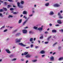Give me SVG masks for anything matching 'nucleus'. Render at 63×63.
<instances>
[{"instance_id":"2f4dec72","label":"nucleus","mask_w":63,"mask_h":63,"mask_svg":"<svg viewBox=\"0 0 63 63\" xmlns=\"http://www.w3.org/2000/svg\"><path fill=\"white\" fill-rule=\"evenodd\" d=\"M12 6L11 5H9L7 6V8H10V7H11Z\"/></svg>"},{"instance_id":"c85d7f7f","label":"nucleus","mask_w":63,"mask_h":63,"mask_svg":"<svg viewBox=\"0 0 63 63\" xmlns=\"http://www.w3.org/2000/svg\"><path fill=\"white\" fill-rule=\"evenodd\" d=\"M11 58H12V57H13L14 56V55H11L9 56Z\"/></svg>"},{"instance_id":"3c124183","label":"nucleus","mask_w":63,"mask_h":63,"mask_svg":"<svg viewBox=\"0 0 63 63\" xmlns=\"http://www.w3.org/2000/svg\"><path fill=\"white\" fill-rule=\"evenodd\" d=\"M29 16L30 17L32 16H33V14H31V15H29Z\"/></svg>"},{"instance_id":"a878e982","label":"nucleus","mask_w":63,"mask_h":63,"mask_svg":"<svg viewBox=\"0 0 63 63\" xmlns=\"http://www.w3.org/2000/svg\"><path fill=\"white\" fill-rule=\"evenodd\" d=\"M18 45H20V46H22L23 44H22V43H19L18 44Z\"/></svg>"},{"instance_id":"0e129e2a","label":"nucleus","mask_w":63,"mask_h":63,"mask_svg":"<svg viewBox=\"0 0 63 63\" xmlns=\"http://www.w3.org/2000/svg\"><path fill=\"white\" fill-rule=\"evenodd\" d=\"M21 61H24V59H22L21 60Z\"/></svg>"},{"instance_id":"473e14b6","label":"nucleus","mask_w":63,"mask_h":63,"mask_svg":"<svg viewBox=\"0 0 63 63\" xmlns=\"http://www.w3.org/2000/svg\"><path fill=\"white\" fill-rule=\"evenodd\" d=\"M3 9L5 10V11H7V9L3 7Z\"/></svg>"},{"instance_id":"c03bdc74","label":"nucleus","mask_w":63,"mask_h":63,"mask_svg":"<svg viewBox=\"0 0 63 63\" xmlns=\"http://www.w3.org/2000/svg\"><path fill=\"white\" fill-rule=\"evenodd\" d=\"M41 56L42 57H45V55H42Z\"/></svg>"},{"instance_id":"ddd939ff","label":"nucleus","mask_w":63,"mask_h":63,"mask_svg":"<svg viewBox=\"0 0 63 63\" xmlns=\"http://www.w3.org/2000/svg\"><path fill=\"white\" fill-rule=\"evenodd\" d=\"M45 5L46 7H48L49 6V3L48 2L46 3L45 4Z\"/></svg>"},{"instance_id":"39448f33","label":"nucleus","mask_w":63,"mask_h":63,"mask_svg":"<svg viewBox=\"0 0 63 63\" xmlns=\"http://www.w3.org/2000/svg\"><path fill=\"white\" fill-rule=\"evenodd\" d=\"M53 6L54 7H59V6H60V5L58 4H54Z\"/></svg>"},{"instance_id":"9b49d317","label":"nucleus","mask_w":63,"mask_h":63,"mask_svg":"<svg viewBox=\"0 0 63 63\" xmlns=\"http://www.w3.org/2000/svg\"><path fill=\"white\" fill-rule=\"evenodd\" d=\"M23 14L24 15H27V11H24L23 12Z\"/></svg>"},{"instance_id":"338daca9","label":"nucleus","mask_w":63,"mask_h":63,"mask_svg":"<svg viewBox=\"0 0 63 63\" xmlns=\"http://www.w3.org/2000/svg\"><path fill=\"white\" fill-rule=\"evenodd\" d=\"M50 54H52V52H50Z\"/></svg>"},{"instance_id":"5fc2aeb1","label":"nucleus","mask_w":63,"mask_h":63,"mask_svg":"<svg viewBox=\"0 0 63 63\" xmlns=\"http://www.w3.org/2000/svg\"><path fill=\"white\" fill-rule=\"evenodd\" d=\"M9 2H12V0H8Z\"/></svg>"},{"instance_id":"6ab92c4d","label":"nucleus","mask_w":63,"mask_h":63,"mask_svg":"<svg viewBox=\"0 0 63 63\" xmlns=\"http://www.w3.org/2000/svg\"><path fill=\"white\" fill-rule=\"evenodd\" d=\"M22 21V19H20L19 20L18 22V23H21Z\"/></svg>"},{"instance_id":"dca6fc26","label":"nucleus","mask_w":63,"mask_h":63,"mask_svg":"<svg viewBox=\"0 0 63 63\" xmlns=\"http://www.w3.org/2000/svg\"><path fill=\"white\" fill-rule=\"evenodd\" d=\"M52 33H56V30H53L52 31Z\"/></svg>"},{"instance_id":"c9c22d12","label":"nucleus","mask_w":63,"mask_h":63,"mask_svg":"<svg viewBox=\"0 0 63 63\" xmlns=\"http://www.w3.org/2000/svg\"><path fill=\"white\" fill-rule=\"evenodd\" d=\"M31 47H33V44H31L30 46Z\"/></svg>"},{"instance_id":"a19ab883","label":"nucleus","mask_w":63,"mask_h":63,"mask_svg":"<svg viewBox=\"0 0 63 63\" xmlns=\"http://www.w3.org/2000/svg\"><path fill=\"white\" fill-rule=\"evenodd\" d=\"M48 42H46L45 43V44H48Z\"/></svg>"},{"instance_id":"58836bf2","label":"nucleus","mask_w":63,"mask_h":63,"mask_svg":"<svg viewBox=\"0 0 63 63\" xmlns=\"http://www.w3.org/2000/svg\"><path fill=\"white\" fill-rule=\"evenodd\" d=\"M3 12V10L2 9H1L0 10V12Z\"/></svg>"},{"instance_id":"f257e3e1","label":"nucleus","mask_w":63,"mask_h":63,"mask_svg":"<svg viewBox=\"0 0 63 63\" xmlns=\"http://www.w3.org/2000/svg\"><path fill=\"white\" fill-rule=\"evenodd\" d=\"M22 40V38H20L19 39H16L15 40L16 43H18L21 42V40Z\"/></svg>"},{"instance_id":"79ce46f5","label":"nucleus","mask_w":63,"mask_h":63,"mask_svg":"<svg viewBox=\"0 0 63 63\" xmlns=\"http://www.w3.org/2000/svg\"><path fill=\"white\" fill-rule=\"evenodd\" d=\"M45 34H47L48 33V32H45Z\"/></svg>"},{"instance_id":"052dcab7","label":"nucleus","mask_w":63,"mask_h":63,"mask_svg":"<svg viewBox=\"0 0 63 63\" xmlns=\"http://www.w3.org/2000/svg\"><path fill=\"white\" fill-rule=\"evenodd\" d=\"M30 47L29 46L28 47H26V48H29Z\"/></svg>"},{"instance_id":"c756f323","label":"nucleus","mask_w":63,"mask_h":63,"mask_svg":"<svg viewBox=\"0 0 63 63\" xmlns=\"http://www.w3.org/2000/svg\"><path fill=\"white\" fill-rule=\"evenodd\" d=\"M59 31H61V32L62 33H63V29H62L61 30H60Z\"/></svg>"},{"instance_id":"4be33fe9","label":"nucleus","mask_w":63,"mask_h":63,"mask_svg":"<svg viewBox=\"0 0 63 63\" xmlns=\"http://www.w3.org/2000/svg\"><path fill=\"white\" fill-rule=\"evenodd\" d=\"M59 18H60L61 19H62V18H63V17H62L61 15H60L59 16Z\"/></svg>"},{"instance_id":"393cba45","label":"nucleus","mask_w":63,"mask_h":63,"mask_svg":"<svg viewBox=\"0 0 63 63\" xmlns=\"http://www.w3.org/2000/svg\"><path fill=\"white\" fill-rule=\"evenodd\" d=\"M51 38V36H49V37L47 39V40L48 41V40H49V39H50V38Z\"/></svg>"},{"instance_id":"e433bc0d","label":"nucleus","mask_w":63,"mask_h":63,"mask_svg":"<svg viewBox=\"0 0 63 63\" xmlns=\"http://www.w3.org/2000/svg\"><path fill=\"white\" fill-rule=\"evenodd\" d=\"M57 44V42L55 43V44H53V46H55V45H56Z\"/></svg>"},{"instance_id":"4c0bfd02","label":"nucleus","mask_w":63,"mask_h":63,"mask_svg":"<svg viewBox=\"0 0 63 63\" xmlns=\"http://www.w3.org/2000/svg\"><path fill=\"white\" fill-rule=\"evenodd\" d=\"M16 60V59H14L12 60V61H15Z\"/></svg>"},{"instance_id":"7ed1b4c3","label":"nucleus","mask_w":63,"mask_h":63,"mask_svg":"<svg viewBox=\"0 0 63 63\" xmlns=\"http://www.w3.org/2000/svg\"><path fill=\"white\" fill-rule=\"evenodd\" d=\"M57 22L58 23L60 24H61L62 23V22H61V20L60 19L57 20Z\"/></svg>"},{"instance_id":"f03ea898","label":"nucleus","mask_w":63,"mask_h":63,"mask_svg":"<svg viewBox=\"0 0 63 63\" xmlns=\"http://www.w3.org/2000/svg\"><path fill=\"white\" fill-rule=\"evenodd\" d=\"M17 6L19 8H23V6L22 5H20V2H18L17 3Z\"/></svg>"},{"instance_id":"4d7b16f0","label":"nucleus","mask_w":63,"mask_h":63,"mask_svg":"<svg viewBox=\"0 0 63 63\" xmlns=\"http://www.w3.org/2000/svg\"><path fill=\"white\" fill-rule=\"evenodd\" d=\"M29 33L30 34H31V33H32V31H30L29 32Z\"/></svg>"},{"instance_id":"f704fd0d","label":"nucleus","mask_w":63,"mask_h":63,"mask_svg":"<svg viewBox=\"0 0 63 63\" xmlns=\"http://www.w3.org/2000/svg\"><path fill=\"white\" fill-rule=\"evenodd\" d=\"M43 36H41L40 38V39H43Z\"/></svg>"},{"instance_id":"4468645a","label":"nucleus","mask_w":63,"mask_h":63,"mask_svg":"<svg viewBox=\"0 0 63 63\" xmlns=\"http://www.w3.org/2000/svg\"><path fill=\"white\" fill-rule=\"evenodd\" d=\"M27 20H28V19L26 20H25V21L23 22V25H25V23H26V22L27 21Z\"/></svg>"},{"instance_id":"f3484780","label":"nucleus","mask_w":63,"mask_h":63,"mask_svg":"<svg viewBox=\"0 0 63 63\" xmlns=\"http://www.w3.org/2000/svg\"><path fill=\"white\" fill-rule=\"evenodd\" d=\"M20 35V33H16L15 35L16 36H19V35Z\"/></svg>"},{"instance_id":"0eeeda50","label":"nucleus","mask_w":63,"mask_h":63,"mask_svg":"<svg viewBox=\"0 0 63 63\" xmlns=\"http://www.w3.org/2000/svg\"><path fill=\"white\" fill-rule=\"evenodd\" d=\"M22 32L23 34H26V33H27V31L26 30H22Z\"/></svg>"},{"instance_id":"b1692460","label":"nucleus","mask_w":63,"mask_h":63,"mask_svg":"<svg viewBox=\"0 0 63 63\" xmlns=\"http://www.w3.org/2000/svg\"><path fill=\"white\" fill-rule=\"evenodd\" d=\"M28 54V52H25L24 53V55H27V54Z\"/></svg>"},{"instance_id":"37998d69","label":"nucleus","mask_w":63,"mask_h":63,"mask_svg":"<svg viewBox=\"0 0 63 63\" xmlns=\"http://www.w3.org/2000/svg\"><path fill=\"white\" fill-rule=\"evenodd\" d=\"M10 10L11 11H12L13 10H14V8H11L10 9Z\"/></svg>"},{"instance_id":"aec40b11","label":"nucleus","mask_w":63,"mask_h":63,"mask_svg":"<svg viewBox=\"0 0 63 63\" xmlns=\"http://www.w3.org/2000/svg\"><path fill=\"white\" fill-rule=\"evenodd\" d=\"M24 1L23 0H21L20 2V3L21 4H24Z\"/></svg>"},{"instance_id":"ea45409f","label":"nucleus","mask_w":63,"mask_h":63,"mask_svg":"<svg viewBox=\"0 0 63 63\" xmlns=\"http://www.w3.org/2000/svg\"><path fill=\"white\" fill-rule=\"evenodd\" d=\"M7 30L6 29L4 30V31H3V32H7Z\"/></svg>"},{"instance_id":"20e7f679","label":"nucleus","mask_w":63,"mask_h":63,"mask_svg":"<svg viewBox=\"0 0 63 63\" xmlns=\"http://www.w3.org/2000/svg\"><path fill=\"white\" fill-rule=\"evenodd\" d=\"M5 51L7 53H11V52L9 50V49H5Z\"/></svg>"},{"instance_id":"774afa93","label":"nucleus","mask_w":63,"mask_h":63,"mask_svg":"<svg viewBox=\"0 0 63 63\" xmlns=\"http://www.w3.org/2000/svg\"><path fill=\"white\" fill-rule=\"evenodd\" d=\"M60 12L61 13H62V11H60Z\"/></svg>"},{"instance_id":"f8f14e48","label":"nucleus","mask_w":63,"mask_h":63,"mask_svg":"<svg viewBox=\"0 0 63 63\" xmlns=\"http://www.w3.org/2000/svg\"><path fill=\"white\" fill-rule=\"evenodd\" d=\"M50 60L51 61H53L54 60V57L53 56H51L50 57Z\"/></svg>"},{"instance_id":"13d9d810","label":"nucleus","mask_w":63,"mask_h":63,"mask_svg":"<svg viewBox=\"0 0 63 63\" xmlns=\"http://www.w3.org/2000/svg\"><path fill=\"white\" fill-rule=\"evenodd\" d=\"M56 53V52H54L53 53L52 55H54V54H55Z\"/></svg>"},{"instance_id":"412c9836","label":"nucleus","mask_w":63,"mask_h":63,"mask_svg":"<svg viewBox=\"0 0 63 63\" xmlns=\"http://www.w3.org/2000/svg\"><path fill=\"white\" fill-rule=\"evenodd\" d=\"M13 17V16L12 15H9V16H8V18H10V17H11L12 18Z\"/></svg>"},{"instance_id":"8fccbe9b","label":"nucleus","mask_w":63,"mask_h":63,"mask_svg":"<svg viewBox=\"0 0 63 63\" xmlns=\"http://www.w3.org/2000/svg\"><path fill=\"white\" fill-rule=\"evenodd\" d=\"M55 26H59V24L56 25Z\"/></svg>"},{"instance_id":"5701e85b","label":"nucleus","mask_w":63,"mask_h":63,"mask_svg":"<svg viewBox=\"0 0 63 63\" xmlns=\"http://www.w3.org/2000/svg\"><path fill=\"white\" fill-rule=\"evenodd\" d=\"M5 28V26H4L2 27H1V28L0 29V30H2V29H3V28Z\"/></svg>"},{"instance_id":"680f3d73","label":"nucleus","mask_w":63,"mask_h":63,"mask_svg":"<svg viewBox=\"0 0 63 63\" xmlns=\"http://www.w3.org/2000/svg\"><path fill=\"white\" fill-rule=\"evenodd\" d=\"M28 61L27 60L26 62V63H28Z\"/></svg>"},{"instance_id":"09e8293b","label":"nucleus","mask_w":63,"mask_h":63,"mask_svg":"<svg viewBox=\"0 0 63 63\" xmlns=\"http://www.w3.org/2000/svg\"><path fill=\"white\" fill-rule=\"evenodd\" d=\"M23 18H25V19H26V18H27V17H26L25 16H23Z\"/></svg>"},{"instance_id":"6e6d98bb","label":"nucleus","mask_w":63,"mask_h":63,"mask_svg":"<svg viewBox=\"0 0 63 63\" xmlns=\"http://www.w3.org/2000/svg\"><path fill=\"white\" fill-rule=\"evenodd\" d=\"M49 25H50V26H52V24H51V23H50L49 24Z\"/></svg>"},{"instance_id":"423d86ee","label":"nucleus","mask_w":63,"mask_h":63,"mask_svg":"<svg viewBox=\"0 0 63 63\" xmlns=\"http://www.w3.org/2000/svg\"><path fill=\"white\" fill-rule=\"evenodd\" d=\"M40 53L41 54H45L46 53V51L44 50H42L40 51Z\"/></svg>"},{"instance_id":"6e6552de","label":"nucleus","mask_w":63,"mask_h":63,"mask_svg":"<svg viewBox=\"0 0 63 63\" xmlns=\"http://www.w3.org/2000/svg\"><path fill=\"white\" fill-rule=\"evenodd\" d=\"M49 15H50V16H52L54 15V13L52 11H50L49 13Z\"/></svg>"},{"instance_id":"cd10ccee","label":"nucleus","mask_w":63,"mask_h":63,"mask_svg":"<svg viewBox=\"0 0 63 63\" xmlns=\"http://www.w3.org/2000/svg\"><path fill=\"white\" fill-rule=\"evenodd\" d=\"M61 49V47L60 46H59L58 47V49L59 50H60Z\"/></svg>"},{"instance_id":"72a5a7b5","label":"nucleus","mask_w":63,"mask_h":63,"mask_svg":"<svg viewBox=\"0 0 63 63\" xmlns=\"http://www.w3.org/2000/svg\"><path fill=\"white\" fill-rule=\"evenodd\" d=\"M58 16H61V14H60V13H58Z\"/></svg>"},{"instance_id":"e2e57ef3","label":"nucleus","mask_w":63,"mask_h":63,"mask_svg":"<svg viewBox=\"0 0 63 63\" xmlns=\"http://www.w3.org/2000/svg\"><path fill=\"white\" fill-rule=\"evenodd\" d=\"M16 14H17L16 12H14L13 13V14H14L15 15Z\"/></svg>"},{"instance_id":"7c9ffc66","label":"nucleus","mask_w":63,"mask_h":63,"mask_svg":"<svg viewBox=\"0 0 63 63\" xmlns=\"http://www.w3.org/2000/svg\"><path fill=\"white\" fill-rule=\"evenodd\" d=\"M37 28L38 27L35 26H34L33 27V28H34V29H37Z\"/></svg>"},{"instance_id":"49530a36","label":"nucleus","mask_w":63,"mask_h":63,"mask_svg":"<svg viewBox=\"0 0 63 63\" xmlns=\"http://www.w3.org/2000/svg\"><path fill=\"white\" fill-rule=\"evenodd\" d=\"M22 47H26V45H24L23 44V45H22Z\"/></svg>"},{"instance_id":"a18cd8bd","label":"nucleus","mask_w":63,"mask_h":63,"mask_svg":"<svg viewBox=\"0 0 63 63\" xmlns=\"http://www.w3.org/2000/svg\"><path fill=\"white\" fill-rule=\"evenodd\" d=\"M0 16H1V17L2 16V14L1 13H0Z\"/></svg>"},{"instance_id":"69168bd1","label":"nucleus","mask_w":63,"mask_h":63,"mask_svg":"<svg viewBox=\"0 0 63 63\" xmlns=\"http://www.w3.org/2000/svg\"><path fill=\"white\" fill-rule=\"evenodd\" d=\"M33 41H36V38H34L33 39Z\"/></svg>"},{"instance_id":"1a4fd4ad","label":"nucleus","mask_w":63,"mask_h":63,"mask_svg":"<svg viewBox=\"0 0 63 63\" xmlns=\"http://www.w3.org/2000/svg\"><path fill=\"white\" fill-rule=\"evenodd\" d=\"M43 26H42L41 27L39 28H38V30H39V31H42V30H43Z\"/></svg>"},{"instance_id":"bb28decb","label":"nucleus","mask_w":63,"mask_h":63,"mask_svg":"<svg viewBox=\"0 0 63 63\" xmlns=\"http://www.w3.org/2000/svg\"><path fill=\"white\" fill-rule=\"evenodd\" d=\"M33 38H30V42H32V41H33Z\"/></svg>"},{"instance_id":"bf43d9fd","label":"nucleus","mask_w":63,"mask_h":63,"mask_svg":"<svg viewBox=\"0 0 63 63\" xmlns=\"http://www.w3.org/2000/svg\"><path fill=\"white\" fill-rule=\"evenodd\" d=\"M0 2H1V3H3V1H2L1 0H0Z\"/></svg>"},{"instance_id":"de8ad7c7","label":"nucleus","mask_w":63,"mask_h":63,"mask_svg":"<svg viewBox=\"0 0 63 63\" xmlns=\"http://www.w3.org/2000/svg\"><path fill=\"white\" fill-rule=\"evenodd\" d=\"M35 48H39V47L38 46H35Z\"/></svg>"},{"instance_id":"2eb2a0df","label":"nucleus","mask_w":63,"mask_h":63,"mask_svg":"<svg viewBox=\"0 0 63 63\" xmlns=\"http://www.w3.org/2000/svg\"><path fill=\"white\" fill-rule=\"evenodd\" d=\"M63 60V57H61L60 58L58 59V60L59 61H61V60Z\"/></svg>"},{"instance_id":"864d4df0","label":"nucleus","mask_w":63,"mask_h":63,"mask_svg":"<svg viewBox=\"0 0 63 63\" xmlns=\"http://www.w3.org/2000/svg\"><path fill=\"white\" fill-rule=\"evenodd\" d=\"M28 28V27H25L24 28V29H26Z\"/></svg>"},{"instance_id":"9d476101","label":"nucleus","mask_w":63,"mask_h":63,"mask_svg":"<svg viewBox=\"0 0 63 63\" xmlns=\"http://www.w3.org/2000/svg\"><path fill=\"white\" fill-rule=\"evenodd\" d=\"M31 55L29 54H28L25 56V57L26 58H29V57H31Z\"/></svg>"},{"instance_id":"603ef678","label":"nucleus","mask_w":63,"mask_h":63,"mask_svg":"<svg viewBox=\"0 0 63 63\" xmlns=\"http://www.w3.org/2000/svg\"><path fill=\"white\" fill-rule=\"evenodd\" d=\"M9 39H10L9 38H8L6 40V41H8V40H9Z\"/></svg>"},{"instance_id":"a211bd4d","label":"nucleus","mask_w":63,"mask_h":63,"mask_svg":"<svg viewBox=\"0 0 63 63\" xmlns=\"http://www.w3.org/2000/svg\"><path fill=\"white\" fill-rule=\"evenodd\" d=\"M37 60L36 59L32 61V62H37Z\"/></svg>"}]
</instances>
